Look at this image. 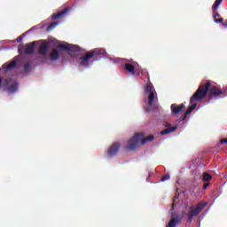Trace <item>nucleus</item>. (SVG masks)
<instances>
[{
    "label": "nucleus",
    "instance_id": "1",
    "mask_svg": "<svg viewBox=\"0 0 227 227\" xmlns=\"http://www.w3.org/2000/svg\"><path fill=\"white\" fill-rule=\"evenodd\" d=\"M224 93H226V89L221 90L215 86H212V82H210V81L200 85L198 90L190 98L191 106L186 110V114H191L198 106L196 102H200V100L207 98V95L209 100H214V98H219V97H221V95H224Z\"/></svg>",
    "mask_w": 227,
    "mask_h": 227
},
{
    "label": "nucleus",
    "instance_id": "2",
    "mask_svg": "<svg viewBox=\"0 0 227 227\" xmlns=\"http://www.w3.org/2000/svg\"><path fill=\"white\" fill-rule=\"evenodd\" d=\"M106 56V52L105 50L97 49L92 51L87 52L84 56L80 57L81 65L88 68L90 67V60L92 58H96V59H100L103 56Z\"/></svg>",
    "mask_w": 227,
    "mask_h": 227
},
{
    "label": "nucleus",
    "instance_id": "3",
    "mask_svg": "<svg viewBox=\"0 0 227 227\" xmlns=\"http://www.w3.org/2000/svg\"><path fill=\"white\" fill-rule=\"evenodd\" d=\"M2 84V88L4 91H7V93H15L17 90H19V82L17 81H13L12 79H3L0 78V86Z\"/></svg>",
    "mask_w": 227,
    "mask_h": 227
},
{
    "label": "nucleus",
    "instance_id": "4",
    "mask_svg": "<svg viewBox=\"0 0 227 227\" xmlns=\"http://www.w3.org/2000/svg\"><path fill=\"white\" fill-rule=\"evenodd\" d=\"M208 205L207 202L206 201H200L195 208L193 209H189L188 211V215H187V219H188V223H192V220L194 219V217H198V215H200V214H201V212H203V208H205V207H207Z\"/></svg>",
    "mask_w": 227,
    "mask_h": 227
},
{
    "label": "nucleus",
    "instance_id": "5",
    "mask_svg": "<svg viewBox=\"0 0 227 227\" xmlns=\"http://www.w3.org/2000/svg\"><path fill=\"white\" fill-rule=\"evenodd\" d=\"M143 137H144L143 133L135 134V136L128 141L127 149L131 151L136 150V148L139 146V141L143 139Z\"/></svg>",
    "mask_w": 227,
    "mask_h": 227
},
{
    "label": "nucleus",
    "instance_id": "6",
    "mask_svg": "<svg viewBox=\"0 0 227 227\" xmlns=\"http://www.w3.org/2000/svg\"><path fill=\"white\" fill-rule=\"evenodd\" d=\"M145 93H148L147 106L152 107L153 106V100L155 99V93H153V85L148 84L145 89Z\"/></svg>",
    "mask_w": 227,
    "mask_h": 227
},
{
    "label": "nucleus",
    "instance_id": "7",
    "mask_svg": "<svg viewBox=\"0 0 227 227\" xmlns=\"http://www.w3.org/2000/svg\"><path fill=\"white\" fill-rule=\"evenodd\" d=\"M120 148H121V144L120 142H115L108 148L106 153L109 157H115V155H118Z\"/></svg>",
    "mask_w": 227,
    "mask_h": 227
},
{
    "label": "nucleus",
    "instance_id": "8",
    "mask_svg": "<svg viewBox=\"0 0 227 227\" xmlns=\"http://www.w3.org/2000/svg\"><path fill=\"white\" fill-rule=\"evenodd\" d=\"M58 48L66 51V52H81V47L75 44H59Z\"/></svg>",
    "mask_w": 227,
    "mask_h": 227
},
{
    "label": "nucleus",
    "instance_id": "9",
    "mask_svg": "<svg viewBox=\"0 0 227 227\" xmlns=\"http://www.w3.org/2000/svg\"><path fill=\"white\" fill-rule=\"evenodd\" d=\"M19 52H24V54L31 55L35 52V43H27L25 46L19 47Z\"/></svg>",
    "mask_w": 227,
    "mask_h": 227
},
{
    "label": "nucleus",
    "instance_id": "10",
    "mask_svg": "<svg viewBox=\"0 0 227 227\" xmlns=\"http://www.w3.org/2000/svg\"><path fill=\"white\" fill-rule=\"evenodd\" d=\"M186 214L187 213L185 211H183L180 215L172 217L167 227H175L176 226V224H180V223H182V220L186 215Z\"/></svg>",
    "mask_w": 227,
    "mask_h": 227
},
{
    "label": "nucleus",
    "instance_id": "11",
    "mask_svg": "<svg viewBox=\"0 0 227 227\" xmlns=\"http://www.w3.org/2000/svg\"><path fill=\"white\" fill-rule=\"evenodd\" d=\"M183 109H185V105H184V103L180 104L179 106L176 104H172L170 106L171 114L173 115L182 113Z\"/></svg>",
    "mask_w": 227,
    "mask_h": 227
},
{
    "label": "nucleus",
    "instance_id": "12",
    "mask_svg": "<svg viewBox=\"0 0 227 227\" xmlns=\"http://www.w3.org/2000/svg\"><path fill=\"white\" fill-rule=\"evenodd\" d=\"M68 12H70V8L69 7H66L64 8L62 11L54 13L51 17V19L53 20H56L58 19H63L64 17H67V15L68 14Z\"/></svg>",
    "mask_w": 227,
    "mask_h": 227
},
{
    "label": "nucleus",
    "instance_id": "13",
    "mask_svg": "<svg viewBox=\"0 0 227 227\" xmlns=\"http://www.w3.org/2000/svg\"><path fill=\"white\" fill-rule=\"evenodd\" d=\"M165 127V129L160 132L161 136H168V134H171V132H175V130L178 129L176 126H173V124L170 123H168Z\"/></svg>",
    "mask_w": 227,
    "mask_h": 227
},
{
    "label": "nucleus",
    "instance_id": "14",
    "mask_svg": "<svg viewBox=\"0 0 227 227\" xmlns=\"http://www.w3.org/2000/svg\"><path fill=\"white\" fill-rule=\"evenodd\" d=\"M50 58L51 61H58L59 59V51L56 48L52 49L51 52L50 53Z\"/></svg>",
    "mask_w": 227,
    "mask_h": 227
},
{
    "label": "nucleus",
    "instance_id": "15",
    "mask_svg": "<svg viewBox=\"0 0 227 227\" xmlns=\"http://www.w3.org/2000/svg\"><path fill=\"white\" fill-rule=\"evenodd\" d=\"M47 51H49V44L43 43L39 48V54H41V56H45V54H47Z\"/></svg>",
    "mask_w": 227,
    "mask_h": 227
},
{
    "label": "nucleus",
    "instance_id": "16",
    "mask_svg": "<svg viewBox=\"0 0 227 227\" xmlns=\"http://www.w3.org/2000/svg\"><path fill=\"white\" fill-rule=\"evenodd\" d=\"M125 69L127 70V72H129V74H132L133 75L136 74V67H134V65L132 64H125Z\"/></svg>",
    "mask_w": 227,
    "mask_h": 227
},
{
    "label": "nucleus",
    "instance_id": "17",
    "mask_svg": "<svg viewBox=\"0 0 227 227\" xmlns=\"http://www.w3.org/2000/svg\"><path fill=\"white\" fill-rule=\"evenodd\" d=\"M155 139V137L153 135H150L149 137H146L144 138V137L141 139V145L142 146L145 145L146 143H152Z\"/></svg>",
    "mask_w": 227,
    "mask_h": 227
},
{
    "label": "nucleus",
    "instance_id": "18",
    "mask_svg": "<svg viewBox=\"0 0 227 227\" xmlns=\"http://www.w3.org/2000/svg\"><path fill=\"white\" fill-rule=\"evenodd\" d=\"M223 3V0H215L214 5H213V13H215V11L217 8H219V5Z\"/></svg>",
    "mask_w": 227,
    "mask_h": 227
},
{
    "label": "nucleus",
    "instance_id": "19",
    "mask_svg": "<svg viewBox=\"0 0 227 227\" xmlns=\"http://www.w3.org/2000/svg\"><path fill=\"white\" fill-rule=\"evenodd\" d=\"M212 180V176L208 173H204L202 182H210Z\"/></svg>",
    "mask_w": 227,
    "mask_h": 227
},
{
    "label": "nucleus",
    "instance_id": "20",
    "mask_svg": "<svg viewBox=\"0 0 227 227\" xmlns=\"http://www.w3.org/2000/svg\"><path fill=\"white\" fill-rule=\"evenodd\" d=\"M178 194H176L175 197H174V203L172 204V208L170 209V212H173V210H175V207H176V203H178Z\"/></svg>",
    "mask_w": 227,
    "mask_h": 227
},
{
    "label": "nucleus",
    "instance_id": "21",
    "mask_svg": "<svg viewBox=\"0 0 227 227\" xmlns=\"http://www.w3.org/2000/svg\"><path fill=\"white\" fill-rule=\"evenodd\" d=\"M15 67H17V61H12L9 65H7L6 69L12 70V68H15Z\"/></svg>",
    "mask_w": 227,
    "mask_h": 227
},
{
    "label": "nucleus",
    "instance_id": "22",
    "mask_svg": "<svg viewBox=\"0 0 227 227\" xmlns=\"http://www.w3.org/2000/svg\"><path fill=\"white\" fill-rule=\"evenodd\" d=\"M24 72H26V73L31 72V64H26L24 66Z\"/></svg>",
    "mask_w": 227,
    "mask_h": 227
},
{
    "label": "nucleus",
    "instance_id": "23",
    "mask_svg": "<svg viewBox=\"0 0 227 227\" xmlns=\"http://www.w3.org/2000/svg\"><path fill=\"white\" fill-rule=\"evenodd\" d=\"M169 178H171L169 175H165L161 177V182H166V180H169Z\"/></svg>",
    "mask_w": 227,
    "mask_h": 227
},
{
    "label": "nucleus",
    "instance_id": "24",
    "mask_svg": "<svg viewBox=\"0 0 227 227\" xmlns=\"http://www.w3.org/2000/svg\"><path fill=\"white\" fill-rule=\"evenodd\" d=\"M56 26H58V23L53 22V23H51V24L48 27V29H54V27H56Z\"/></svg>",
    "mask_w": 227,
    "mask_h": 227
},
{
    "label": "nucleus",
    "instance_id": "25",
    "mask_svg": "<svg viewBox=\"0 0 227 227\" xmlns=\"http://www.w3.org/2000/svg\"><path fill=\"white\" fill-rule=\"evenodd\" d=\"M208 185H210V183L204 184V185L202 187L203 191H205L207 189V187H208Z\"/></svg>",
    "mask_w": 227,
    "mask_h": 227
},
{
    "label": "nucleus",
    "instance_id": "26",
    "mask_svg": "<svg viewBox=\"0 0 227 227\" xmlns=\"http://www.w3.org/2000/svg\"><path fill=\"white\" fill-rule=\"evenodd\" d=\"M215 22L216 24H219V22H222V23H223V18H221V19H215Z\"/></svg>",
    "mask_w": 227,
    "mask_h": 227
},
{
    "label": "nucleus",
    "instance_id": "27",
    "mask_svg": "<svg viewBox=\"0 0 227 227\" xmlns=\"http://www.w3.org/2000/svg\"><path fill=\"white\" fill-rule=\"evenodd\" d=\"M223 26H224L225 27H227V20L222 22Z\"/></svg>",
    "mask_w": 227,
    "mask_h": 227
},
{
    "label": "nucleus",
    "instance_id": "28",
    "mask_svg": "<svg viewBox=\"0 0 227 227\" xmlns=\"http://www.w3.org/2000/svg\"><path fill=\"white\" fill-rule=\"evenodd\" d=\"M17 42H22V36H19V37L17 38Z\"/></svg>",
    "mask_w": 227,
    "mask_h": 227
},
{
    "label": "nucleus",
    "instance_id": "29",
    "mask_svg": "<svg viewBox=\"0 0 227 227\" xmlns=\"http://www.w3.org/2000/svg\"><path fill=\"white\" fill-rule=\"evenodd\" d=\"M217 17H219V13L215 12V19H217Z\"/></svg>",
    "mask_w": 227,
    "mask_h": 227
},
{
    "label": "nucleus",
    "instance_id": "30",
    "mask_svg": "<svg viewBox=\"0 0 227 227\" xmlns=\"http://www.w3.org/2000/svg\"><path fill=\"white\" fill-rule=\"evenodd\" d=\"M153 109H159V106L153 105Z\"/></svg>",
    "mask_w": 227,
    "mask_h": 227
},
{
    "label": "nucleus",
    "instance_id": "31",
    "mask_svg": "<svg viewBox=\"0 0 227 227\" xmlns=\"http://www.w3.org/2000/svg\"><path fill=\"white\" fill-rule=\"evenodd\" d=\"M187 112H185V114H184V118H183V120H185L186 118H187Z\"/></svg>",
    "mask_w": 227,
    "mask_h": 227
}]
</instances>
